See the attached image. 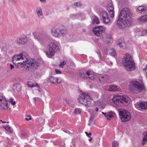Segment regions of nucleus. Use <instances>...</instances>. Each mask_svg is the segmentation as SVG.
Masks as SVG:
<instances>
[{
  "mask_svg": "<svg viewBox=\"0 0 147 147\" xmlns=\"http://www.w3.org/2000/svg\"><path fill=\"white\" fill-rule=\"evenodd\" d=\"M122 62L125 69L127 71H131L135 70V64L130 54L128 53L125 54L124 56Z\"/></svg>",
  "mask_w": 147,
  "mask_h": 147,
  "instance_id": "1",
  "label": "nucleus"
},
{
  "mask_svg": "<svg viewBox=\"0 0 147 147\" xmlns=\"http://www.w3.org/2000/svg\"><path fill=\"white\" fill-rule=\"evenodd\" d=\"M60 45L57 42H51L48 44L47 50L46 52L47 56L49 58L52 57L55 53L59 50Z\"/></svg>",
  "mask_w": 147,
  "mask_h": 147,
  "instance_id": "2",
  "label": "nucleus"
},
{
  "mask_svg": "<svg viewBox=\"0 0 147 147\" xmlns=\"http://www.w3.org/2000/svg\"><path fill=\"white\" fill-rule=\"evenodd\" d=\"M112 100L116 105L121 106L122 104L124 105H128V102L131 101L130 98L127 96L117 95L114 96Z\"/></svg>",
  "mask_w": 147,
  "mask_h": 147,
  "instance_id": "3",
  "label": "nucleus"
},
{
  "mask_svg": "<svg viewBox=\"0 0 147 147\" xmlns=\"http://www.w3.org/2000/svg\"><path fill=\"white\" fill-rule=\"evenodd\" d=\"M33 34L35 39L42 45L46 43L47 40L48 38V35L43 32H34Z\"/></svg>",
  "mask_w": 147,
  "mask_h": 147,
  "instance_id": "4",
  "label": "nucleus"
},
{
  "mask_svg": "<svg viewBox=\"0 0 147 147\" xmlns=\"http://www.w3.org/2000/svg\"><path fill=\"white\" fill-rule=\"evenodd\" d=\"M131 22L132 19L118 17L117 24L119 28L123 30L129 27Z\"/></svg>",
  "mask_w": 147,
  "mask_h": 147,
  "instance_id": "5",
  "label": "nucleus"
},
{
  "mask_svg": "<svg viewBox=\"0 0 147 147\" xmlns=\"http://www.w3.org/2000/svg\"><path fill=\"white\" fill-rule=\"evenodd\" d=\"M144 88V86L140 82L137 81H132L131 82L130 90L136 93L141 92Z\"/></svg>",
  "mask_w": 147,
  "mask_h": 147,
  "instance_id": "6",
  "label": "nucleus"
},
{
  "mask_svg": "<svg viewBox=\"0 0 147 147\" xmlns=\"http://www.w3.org/2000/svg\"><path fill=\"white\" fill-rule=\"evenodd\" d=\"M78 100L80 103L86 106H90L91 102L92 101V100L88 94L85 93H82L80 94Z\"/></svg>",
  "mask_w": 147,
  "mask_h": 147,
  "instance_id": "7",
  "label": "nucleus"
},
{
  "mask_svg": "<svg viewBox=\"0 0 147 147\" xmlns=\"http://www.w3.org/2000/svg\"><path fill=\"white\" fill-rule=\"evenodd\" d=\"M43 63L42 59H34L28 60L27 58V68L28 70L32 69H37L38 67L39 64Z\"/></svg>",
  "mask_w": 147,
  "mask_h": 147,
  "instance_id": "8",
  "label": "nucleus"
},
{
  "mask_svg": "<svg viewBox=\"0 0 147 147\" xmlns=\"http://www.w3.org/2000/svg\"><path fill=\"white\" fill-rule=\"evenodd\" d=\"M119 115L121 121L125 122L129 121L131 118L130 113L124 109H121L119 111Z\"/></svg>",
  "mask_w": 147,
  "mask_h": 147,
  "instance_id": "9",
  "label": "nucleus"
},
{
  "mask_svg": "<svg viewBox=\"0 0 147 147\" xmlns=\"http://www.w3.org/2000/svg\"><path fill=\"white\" fill-rule=\"evenodd\" d=\"M118 17L132 19V14L130 9L127 7L123 9L119 14Z\"/></svg>",
  "mask_w": 147,
  "mask_h": 147,
  "instance_id": "10",
  "label": "nucleus"
},
{
  "mask_svg": "<svg viewBox=\"0 0 147 147\" xmlns=\"http://www.w3.org/2000/svg\"><path fill=\"white\" fill-rule=\"evenodd\" d=\"M8 100L4 96H0V109L7 110L9 108Z\"/></svg>",
  "mask_w": 147,
  "mask_h": 147,
  "instance_id": "11",
  "label": "nucleus"
},
{
  "mask_svg": "<svg viewBox=\"0 0 147 147\" xmlns=\"http://www.w3.org/2000/svg\"><path fill=\"white\" fill-rule=\"evenodd\" d=\"M28 56L25 53H23L19 55H16L12 58V61L13 64H16L18 61L26 60V58H28Z\"/></svg>",
  "mask_w": 147,
  "mask_h": 147,
  "instance_id": "12",
  "label": "nucleus"
},
{
  "mask_svg": "<svg viewBox=\"0 0 147 147\" xmlns=\"http://www.w3.org/2000/svg\"><path fill=\"white\" fill-rule=\"evenodd\" d=\"M65 32L66 31L60 26H56L51 30L52 34L55 37H58L61 34L63 35Z\"/></svg>",
  "mask_w": 147,
  "mask_h": 147,
  "instance_id": "13",
  "label": "nucleus"
},
{
  "mask_svg": "<svg viewBox=\"0 0 147 147\" xmlns=\"http://www.w3.org/2000/svg\"><path fill=\"white\" fill-rule=\"evenodd\" d=\"M105 28L102 26H96L94 28L92 32L94 34L98 36H101L104 34Z\"/></svg>",
  "mask_w": 147,
  "mask_h": 147,
  "instance_id": "14",
  "label": "nucleus"
},
{
  "mask_svg": "<svg viewBox=\"0 0 147 147\" xmlns=\"http://www.w3.org/2000/svg\"><path fill=\"white\" fill-rule=\"evenodd\" d=\"M101 19L104 24H108L110 21L107 12L105 11H102L100 13Z\"/></svg>",
  "mask_w": 147,
  "mask_h": 147,
  "instance_id": "15",
  "label": "nucleus"
},
{
  "mask_svg": "<svg viewBox=\"0 0 147 147\" xmlns=\"http://www.w3.org/2000/svg\"><path fill=\"white\" fill-rule=\"evenodd\" d=\"M48 82L52 84H57L60 83L61 80L54 76H51L49 77Z\"/></svg>",
  "mask_w": 147,
  "mask_h": 147,
  "instance_id": "16",
  "label": "nucleus"
},
{
  "mask_svg": "<svg viewBox=\"0 0 147 147\" xmlns=\"http://www.w3.org/2000/svg\"><path fill=\"white\" fill-rule=\"evenodd\" d=\"M16 42L19 45L24 44L27 42V39L25 37H21L18 38Z\"/></svg>",
  "mask_w": 147,
  "mask_h": 147,
  "instance_id": "17",
  "label": "nucleus"
},
{
  "mask_svg": "<svg viewBox=\"0 0 147 147\" xmlns=\"http://www.w3.org/2000/svg\"><path fill=\"white\" fill-rule=\"evenodd\" d=\"M13 88L15 92H20L21 90L22 86L20 84L16 83L13 85Z\"/></svg>",
  "mask_w": 147,
  "mask_h": 147,
  "instance_id": "18",
  "label": "nucleus"
},
{
  "mask_svg": "<svg viewBox=\"0 0 147 147\" xmlns=\"http://www.w3.org/2000/svg\"><path fill=\"white\" fill-rule=\"evenodd\" d=\"M102 113L104 115L105 117H106L107 119L109 120L111 118L113 117V115L114 114V113L112 111H110L107 113H105L102 112Z\"/></svg>",
  "mask_w": 147,
  "mask_h": 147,
  "instance_id": "19",
  "label": "nucleus"
},
{
  "mask_svg": "<svg viewBox=\"0 0 147 147\" xmlns=\"http://www.w3.org/2000/svg\"><path fill=\"white\" fill-rule=\"evenodd\" d=\"M87 74L88 78L91 80H94L95 78L94 73L92 71H87L86 73Z\"/></svg>",
  "mask_w": 147,
  "mask_h": 147,
  "instance_id": "20",
  "label": "nucleus"
},
{
  "mask_svg": "<svg viewBox=\"0 0 147 147\" xmlns=\"http://www.w3.org/2000/svg\"><path fill=\"white\" fill-rule=\"evenodd\" d=\"M21 61L20 62H17L16 64H17V65L18 67H23L24 65H27V58H26V60H23Z\"/></svg>",
  "mask_w": 147,
  "mask_h": 147,
  "instance_id": "21",
  "label": "nucleus"
},
{
  "mask_svg": "<svg viewBox=\"0 0 147 147\" xmlns=\"http://www.w3.org/2000/svg\"><path fill=\"white\" fill-rule=\"evenodd\" d=\"M107 89L108 91H115L118 90L117 86L114 85H111L107 86Z\"/></svg>",
  "mask_w": 147,
  "mask_h": 147,
  "instance_id": "22",
  "label": "nucleus"
},
{
  "mask_svg": "<svg viewBox=\"0 0 147 147\" xmlns=\"http://www.w3.org/2000/svg\"><path fill=\"white\" fill-rule=\"evenodd\" d=\"M144 137L142 142L143 145H144L147 142V131H145L143 133Z\"/></svg>",
  "mask_w": 147,
  "mask_h": 147,
  "instance_id": "23",
  "label": "nucleus"
},
{
  "mask_svg": "<svg viewBox=\"0 0 147 147\" xmlns=\"http://www.w3.org/2000/svg\"><path fill=\"white\" fill-rule=\"evenodd\" d=\"M27 84L28 86L32 88L34 87H37L40 88V86L37 84L32 82L31 81L28 82L27 83Z\"/></svg>",
  "mask_w": 147,
  "mask_h": 147,
  "instance_id": "24",
  "label": "nucleus"
},
{
  "mask_svg": "<svg viewBox=\"0 0 147 147\" xmlns=\"http://www.w3.org/2000/svg\"><path fill=\"white\" fill-rule=\"evenodd\" d=\"M36 12L38 17L40 18L42 16V9L40 7H38L37 8Z\"/></svg>",
  "mask_w": 147,
  "mask_h": 147,
  "instance_id": "25",
  "label": "nucleus"
},
{
  "mask_svg": "<svg viewBox=\"0 0 147 147\" xmlns=\"http://www.w3.org/2000/svg\"><path fill=\"white\" fill-rule=\"evenodd\" d=\"M146 7L144 6H139L138 8L137 9L138 11H140V13H144Z\"/></svg>",
  "mask_w": 147,
  "mask_h": 147,
  "instance_id": "26",
  "label": "nucleus"
},
{
  "mask_svg": "<svg viewBox=\"0 0 147 147\" xmlns=\"http://www.w3.org/2000/svg\"><path fill=\"white\" fill-rule=\"evenodd\" d=\"M92 24H99L100 22L97 17L94 16L93 17L92 21Z\"/></svg>",
  "mask_w": 147,
  "mask_h": 147,
  "instance_id": "27",
  "label": "nucleus"
},
{
  "mask_svg": "<svg viewBox=\"0 0 147 147\" xmlns=\"http://www.w3.org/2000/svg\"><path fill=\"white\" fill-rule=\"evenodd\" d=\"M87 71H81L80 73V76L84 79H87L88 78L87 74L86 73Z\"/></svg>",
  "mask_w": 147,
  "mask_h": 147,
  "instance_id": "28",
  "label": "nucleus"
},
{
  "mask_svg": "<svg viewBox=\"0 0 147 147\" xmlns=\"http://www.w3.org/2000/svg\"><path fill=\"white\" fill-rule=\"evenodd\" d=\"M108 76L107 75H104L102 76L99 79V81L101 83L105 82L108 79Z\"/></svg>",
  "mask_w": 147,
  "mask_h": 147,
  "instance_id": "29",
  "label": "nucleus"
},
{
  "mask_svg": "<svg viewBox=\"0 0 147 147\" xmlns=\"http://www.w3.org/2000/svg\"><path fill=\"white\" fill-rule=\"evenodd\" d=\"M146 102H140L138 106L142 109H145L146 110Z\"/></svg>",
  "mask_w": 147,
  "mask_h": 147,
  "instance_id": "30",
  "label": "nucleus"
},
{
  "mask_svg": "<svg viewBox=\"0 0 147 147\" xmlns=\"http://www.w3.org/2000/svg\"><path fill=\"white\" fill-rule=\"evenodd\" d=\"M139 20L140 22H147V15H144L141 17Z\"/></svg>",
  "mask_w": 147,
  "mask_h": 147,
  "instance_id": "31",
  "label": "nucleus"
},
{
  "mask_svg": "<svg viewBox=\"0 0 147 147\" xmlns=\"http://www.w3.org/2000/svg\"><path fill=\"white\" fill-rule=\"evenodd\" d=\"M4 127L9 133L10 134L12 133L13 129L9 125L4 126Z\"/></svg>",
  "mask_w": 147,
  "mask_h": 147,
  "instance_id": "32",
  "label": "nucleus"
},
{
  "mask_svg": "<svg viewBox=\"0 0 147 147\" xmlns=\"http://www.w3.org/2000/svg\"><path fill=\"white\" fill-rule=\"evenodd\" d=\"M116 43L117 45L120 48L123 47L125 45L124 42L121 40H119L117 41Z\"/></svg>",
  "mask_w": 147,
  "mask_h": 147,
  "instance_id": "33",
  "label": "nucleus"
},
{
  "mask_svg": "<svg viewBox=\"0 0 147 147\" xmlns=\"http://www.w3.org/2000/svg\"><path fill=\"white\" fill-rule=\"evenodd\" d=\"M107 9L109 11H114V7L112 3H111L108 4Z\"/></svg>",
  "mask_w": 147,
  "mask_h": 147,
  "instance_id": "34",
  "label": "nucleus"
},
{
  "mask_svg": "<svg viewBox=\"0 0 147 147\" xmlns=\"http://www.w3.org/2000/svg\"><path fill=\"white\" fill-rule=\"evenodd\" d=\"M9 102L11 104L14 106L16 105V102L15 100L13 98H11L9 100H8V103Z\"/></svg>",
  "mask_w": 147,
  "mask_h": 147,
  "instance_id": "35",
  "label": "nucleus"
},
{
  "mask_svg": "<svg viewBox=\"0 0 147 147\" xmlns=\"http://www.w3.org/2000/svg\"><path fill=\"white\" fill-rule=\"evenodd\" d=\"M81 109H76L74 111V113L76 114H80L81 113Z\"/></svg>",
  "mask_w": 147,
  "mask_h": 147,
  "instance_id": "36",
  "label": "nucleus"
},
{
  "mask_svg": "<svg viewBox=\"0 0 147 147\" xmlns=\"http://www.w3.org/2000/svg\"><path fill=\"white\" fill-rule=\"evenodd\" d=\"M112 146L113 147H117L118 146V142L116 141H113L112 144Z\"/></svg>",
  "mask_w": 147,
  "mask_h": 147,
  "instance_id": "37",
  "label": "nucleus"
},
{
  "mask_svg": "<svg viewBox=\"0 0 147 147\" xmlns=\"http://www.w3.org/2000/svg\"><path fill=\"white\" fill-rule=\"evenodd\" d=\"M74 5L76 7H79L81 6L82 5V4L80 2H76L74 3Z\"/></svg>",
  "mask_w": 147,
  "mask_h": 147,
  "instance_id": "38",
  "label": "nucleus"
},
{
  "mask_svg": "<svg viewBox=\"0 0 147 147\" xmlns=\"http://www.w3.org/2000/svg\"><path fill=\"white\" fill-rule=\"evenodd\" d=\"M111 51H112L110 53L111 55L112 56H115L116 55L115 50L114 49H112Z\"/></svg>",
  "mask_w": 147,
  "mask_h": 147,
  "instance_id": "39",
  "label": "nucleus"
},
{
  "mask_svg": "<svg viewBox=\"0 0 147 147\" xmlns=\"http://www.w3.org/2000/svg\"><path fill=\"white\" fill-rule=\"evenodd\" d=\"M110 15V17L111 18L114 17V11H109Z\"/></svg>",
  "mask_w": 147,
  "mask_h": 147,
  "instance_id": "40",
  "label": "nucleus"
},
{
  "mask_svg": "<svg viewBox=\"0 0 147 147\" xmlns=\"http://www.w3.org/2000/svg\"><path fill=\"white\" fill-rule=\"evenodd\" d=\"M65 64V61H63L61 63V64L59 65L60 67L61 68H62L63 67V66Z\"/></svg>",
  "mask_w": 147,
  "mask_h": 147,
  "instance_id": "41",
  "label": "nucleus"
},
{
  "mask_svg": "<svg viewBox=\"0 0 147 147\" xmlns=\"http://www.w3.org/2000/svg\"><path fill=\"white\" fill-rule=\"evenodd\" d=\"M26 120V121H29V120H31V118L30 115L27 116L25 118Z\"/></svg>",
  "mask_w": 147,
  "mask_h": 147,
  "instance_id": "42",
  "label": "nucleus"
},
{
  "mask_svg": "<svg viewBox=\"0 0 147 147\" xmlns=\"http://www.w3.org/2000/svg\"><path fill=\"white\" fill-rule=\"evenodd\" d=\"M55 71L57 74H61V71L57 69H55Z\"/></svg>",
  "mask_w": 147,
  "mask_h": 147,
  "instance_id": "43",
  "label": "nucleus"
},
{
  "mask_svg": "<svg viewBox=\"0 0 147 147\" xmlns=\"http://www.w3.org/2000/svg\"><path fill=\"white\" fill-rule=\"evenodd\" d=\"M10 69L11 70L14 68V65L11 64H10Z\"/></svg>",
  "mask_w": 147,
  "mask_h": 147,
  "instance_id": "44",
  "label": "nucleus"
},
{
  "mask_svg": "<svg viewBox=\"0 0 147 147\" xmlns=\"http://www.w3.org/2000/svg\"><path fill=\"white\" fill-rule=\"evenodd\" d=\"M92 135V134L91 132H89V134L88 133V136H87L88 137L91 138V136H91Z\"/></svg>",
  "mask_w": 147,
  "mask_h": 147,
  "instance_id": "45",
  "label": "nucleus"
},
{
  "mask_svg": "<svg viewBox=\"0 0 147 147\" xmlns=\"http://www.w3.org/2000/svg\"><path fill=\"white\" fill-rule=\"evenodd\" d=\"M41 2L43 3L46 2V0H39Z\"/></svg>",
  "mask_w": 147,
  "mask_h": 147,
  "instance_id": "46",
  "label": "nucleus"
},
{
  "mask_svg": "<svg viewBox=\"0 0 147 147\" xmlns=\"http://www.w3.org/2000/svg\"><path fill=\"white\" fill-rule=\"evenodd\" d=\"M69 105L70 106H71L72 107H75L74 105H71L70 104H69Z\"/></svg>",
  "mask_w": 147,
  "mask_h": 147,
  "instance_id": "47",
  "label": "nucleus"
},
{
  "mask_svg": "<svg viewBox=\"0 0 147 147\" xmlns=\"http://www.w3.org/2000/svg\"><path fill=\"white\" fill-rule=\"evenodd\" d=\"M95 110L96 111H97V112L98 111V108H97V107L95 109Z\"/></svg>",
  "mask_w": 147,
  "mask_h": 147,
  "instance_id": "48",
  "label": "nucleus"
},
{
  "mask_svg": "<svg viewBox=\"0 0 147 147\" xmlns=\"http://www.w3.org/2000/svg\"><path fill=\"white\" fill-rule=\"evenodd\" d=\"M90 138L89 139V141H90V142H91V141H92V138H91H91Z\"/></svg>",
  "mask_w": 147,
  "mask_h": 147,
  "instance_id": "49",
  "label": "nucleus"
},
{
  "mask_svg": "<svg viewBox=\"0 0 147 147\" xmlns=\"http://www.w3.org/2000/svg\"><path fill=\"white\" fill-rule=\"evenodd\" d=\"M0 121H1L2 122V123H6V122H5L4 121H2V120H1Z\"/></svg>",
  "mask_w": 147,
  "mask_h": 147,
  "instance_id": "50",
  "label": "nucleus"
},
{
  "mask_svg": "<svg viewBox=\"0 0 147 147\" xmlns=\"http://www.w3.org/2000/svg\"><path fill=\"white\" fill-rule=\"evenodd\" d=\"M85 133L86 134L87 136H88V133L87 132H85Z\"/></svg>",
  "mask_w": 147,
  "mask_h": 147,
  "instance_id": "51",
  "label": "nucleus"
},
{
  "mask_svg": "<svg viewBox=\"0 0 147 147\" xmlns=\"http://www.w3.org/2000/svg\"><path fill=\"white\" fill-rule=\"evenodd\" d=\"M144 31L146 33V35H147V30H144Z\"/></svg>",
  "mask_w": 147,
  "mask_h": 147,
  "instance_id": "52",
  "label": "nucleus"
},
{
  "mask_svg": "<svg viewBox=\"0 0 147 147\" xmlns=\"http://www.w3.org/2000/svg\"><path fill=\"white\" fill-rule=\"evenodd\" d=\"M146 110H147V102H146Z\"/></svg>",
  "mask_w": 147,
  "mask_h": 147,
  "instance_id": "53",
  "label": "nucleus"
},
{
  "mask_svg": "<svg viewBox=\"0 0 147 147\" xmlns=\"http://www.w3.org/2000/svg\"><path fill=\"white\" fill-rule=\"evenodd\" d=\"M100 58H101V57H100Z\"/></svg>",
  "mask_w": 147,
  "mask_h": 147,
  "instance_id": "54",
  "label": "nucleus"
}]
</instances>
